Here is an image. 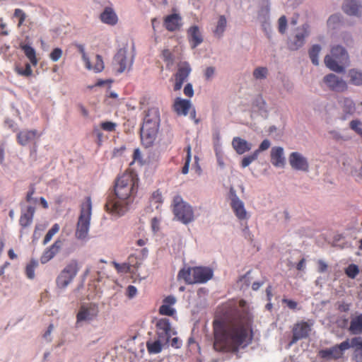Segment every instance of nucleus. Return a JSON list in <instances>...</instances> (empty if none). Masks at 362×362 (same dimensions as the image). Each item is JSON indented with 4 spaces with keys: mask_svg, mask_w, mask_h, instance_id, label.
Here are the masks:
<instances>
[{
    "mask_svg": "<svg viewBox=\"0 0 362 362\" xmlns=\"http://www.w3.org/2000/svg\"><path fill=\"white\" fill-rule=\"evenodd\" d=\"M191 109V103L188 100L177 98L174 103V110L180 115H187Z\"/></svg>",
    "mask_w": 362,
    "mask_h": 362,
    "instance_id": "obj_28",
    "label": "nucleus"
},
{
    "mask_svg": "<svg viewBox=\"0 0 362 362\" xmlns=\"http://www.w3.org/2000/svg\"><path fill=\"white\" fill-rule=\"evenodd\" d=\"M176 298L173 296H167L163 302V305L160 307L159 312L160 314L168 316H172L175 314V310L173 308L176 303Z\"/></svg>",
    "mask_w": 362,
    "mask_h": 362,
    "instance_id": "obj_25",
    "label": "nucleus"
},
{
    "mask_svg": "<svg viewBox=\"0 0 362 362\" xmlns=\"http://www.w3.org/2000/svg\"><path fill=\"white\" fill-rule=\"evenodd\" d=\"M226 27V19L223 16H220L217 22V25L214 33L216 35L221 36Z\"/></svg>",
    "mask_w": 362,
    "mask_h": 362,
    "instance_id": "obj_45",
    "label": "nucleus"
},
{
    "mask_svg": "<svg viewBox=\"0 0 362 362\" xmlns=\"http://www.w3.org/2000/svg\"><path fill=\"white\" fill-rule=\"evenodd\" d=\"M257 153L255 151L245 156H244L240 163V165L243 168H245L246 167L249 166L252 162L256 160L258 158Z\"/></svg>",
    "mask_w": 362,
    "mask_h": 362,
    "instance_id": "obj_38",
    "label": "nucleus"
},
{
    "mask_svg": "<svg viewBox=\"0 0 362 362\" xmlns=\"http://www.w3.org/2000/svg\"><path fill=\"white\" fill-rule=\"evenodd\" d=\"M341 22V16L339 14H334L329 16L327 20V24L329 29H335Z\"/></svg>",
    "mask_w": 362,
    "mask_h": 362,
    "instance_id": "obj_43",
    "label": "nucleus"
},
{
    "mask_svg": "<svg viewBox=\"0 0 362 362\" xmlns=\"http://www.w3.org/2000/svg\"><path fill=\"white\" fill-rule=\"evenodd\" d=\"M231 206L239 219H247L249 216L245 209V205L238 197H234L231 201Z\"/></svg>",
    "mask_w": 362,
    "mask_h": 362,
    "instance_id": "obj_23",
    "label": "nucleus"
},
{
    "mask_svg": "<svg viewBox=\"0 0 362 362\" xmlns=\"http://www.w3.org/2000/svg\"><path fill=\"white\" fill-rule=\"evenodd\" d=\"M163 202V198L161 193L159 192H155L151 197V204L152 206H153L156 209H158L160 204Z\"/></svg>",
    "mask_w": 362,
    "mask_h": 362,
    "instance_id": "obj_46",
    "label": "nucleus"
},
{
    "mask_svg": "<svg viewBox=\"0 0 362 362\" xmlns=\"http://www.w3.org/2000/svg\"><path fill=\"white\" fill-rule=\"evenodd\" d=\"M324 82L329 88L335 91H344L347 88L346 81L333 74L325 76Z\"/></svg>",
    "mask_w": 362,
    "mask_h": 362,
    "instance_id": "obj_15",
    "label": "nucleus"
},
{
    "mask_svg": "<svg viewBox=\"0 0 362 362\" xmlns=\"http://www.w3.org/2000/svg\"><path fill=\"white\" fill-rule=\"evenodd\" d=\"M27 17L26 13L21 8H16L14 10L12 18L18 19V27H21Z\"/></svg>",
    "mask_w": 362,
    "mask_h": 362,
    "instance_id": "obj_42",
    "label": "nucleus"
},
{
    "mask_svg": "<svg viewBox=\"0 0 362 362\" xmlns=\"http://www.w3.org/2000/svg\"><path fill=\"white\" fill-rule=\"evenodd\" d=\"M341 352L344 354V351L351 347V342L350 339H346L337 345Z\"/></svg>",
    "mask_w": 362,
    "mask_h": 362,
    "instance_id": "obj_60",
    "label": "nucleus"
},
{
    "mask_svg": "<svg viewBox=\"0 0 362 362\" xmlns=\"http://www.w3.org/2000/svg\"><path fill=\"white\" fill-rule=\"evenodd\" d=\"M343 104L347 112L351 113L354 111L355 105L352 100L344 98L343 100Z\"/></svg>",
    "mask_w": 362,
    "mask_h": 362,
    "instance_id": "obj_53",
    "label": "nucleus"
},
{
    "mask_svg": "<svg viewBox=\"0 0 362 362\" xmlns=\"http://www.w3.org/2000/svg\"><path fill=\"white\" fill-rule=\"evenodd\" d=\"M322 50V47L319 45H313L309 49V57L312 63L317 66L319 65L320 60L319 56Z\"/></svg>",
    "mask_w": 362,
    "mask_h": 362,
    "instance_id": "obj_33",
    "label": "nucleus"
},
{
    "mask_svg": "<svg viewBox=\"0 0 362 362\" xmlns=\"http://www.w3.org/2000/svg\"><path fill=\"white\" fill-rule=\"evenodd\" d=\"M271 146V143L269 140L264 139L262 141V143L259 144L257 149H256L255 151L257 153V155H259V153L262 151H264L267 150Z\"/></svg>",
    "mask_w": 362,
    "mask_h": 362,
    "instance_id": "obj_54",
    "label": "nucleus"
},
{
    "mask_svg": "<svg viewBox=\"0 0 362 362\" xmlns=\"http://www.w3.org/2000/svg\"><path fill=\"white\" fill-rule=\"evenodd\" d=\"M116 124L112 122H105L101 124L103 129L107 132H112L115 130Z\"/></svg>",
    "mask_w": 362,
    "mask_h": 362,
    "instance_id": "obj_59",
    "label": "nucleus"
},
{
    "mask_svg": "<svg viewBox=\"0 0 362 362\" xmlns=\"http://www.w3.org/2000/svg\"><path fill=\"white\" fill-rule=\"evenodd\" d=\"M192 273L195 276L189 281H194V284L205 283L213 276V271L209 267H193Z\"/></svg>",
    "mask_w": 362,
    "mask_h": 362,
    "instance_id": "obj_17",
    "label": "nucleus"
},
{
    "mask_svg": "<svg viewBox=\"0 0 362 362\" xmlns=\"http://www.w3.org/2000/svg\"><path fill=\"white\" fill-rule=\"evenodd\" d=\"M34 214L35 208L31 205L23 209L22 211L19 221L20 225L23 228L30 226L33 221Z\"/></svg>",
    "mask_w": 362,
    "mask_h": 362,
    "instance_id": "obj_30",
    "label": "nucleus"
},
{
    "mask_svg": "<svg viewBox=\"0 0 362 362\" xmlns=\"http://www.w3.org/2000/svg\"><path fill=\"white\" fill-rule=\"evenodd\" d=\"M288 162L291 167L296 170L302 172H308L309 170L308 159L300 153H291L288 157Z\"/></svg>",
    "mask_w": 362,
    "mask_h": 362,
    "instance_id": "obj_12",
    "label": "nucleus"
},
{
    "mask_svg": "<svg viewBox=\"0 0 362 362\" xmlns=\"http://www.w3.org/2000/svg\"><path fill=\"white\" fill-rule=\"evenodd\" d=\"M268 75V69L266 67L259 66L256 68L253 71V76L255 79L262 80L267 78Z\"/></svg>",
    "mask_w": 362,
    "mask_h": 362,
    "instance_id": "obj_44",
    "label": "nucleus"
},
{
    "mask_svg": "<svg viewBox=\"0 0 362 362\" xmlns=\"http://www.w3.org/2000/svg\"><path fill=\"white\" fill-rule=\"evenodd\" d=\"M271 163L276 168H284L286 165L284 149L281 146H274L270 151Z\"/></svg>",
    "mask_w": 362,
    "mask_h": 362,
    "instance_id": "obj_16",
    "label": "nucleus"
},
{
    "mask_svg": "<svg viewBox=\"0 0 362 362\" xmlns=\"http://www.w3.org/2000/svg\"><path fill=\"white\" fill-rule=\"evenodd\" d=\"M349 128L358 136L362 138V122L359 119H352L349 122Z\"/></svg>",
    "mask_w": 362,
    "mask_h": 362,
    "instance_id": "obj_40",
    "label": "nucleus"
},
{
    "mask_svg": "<svg viewBox=\"0 0 362 362\" xmlns=\"http://www.w3.org/2000/svg\"><path fill=\"white\" fill-rule=\"evenodd\" d=\"M53 329H54V326L52 325H50L48 327L47 330L45 332V334L43 335L44 339L48 342L52 341V333Z\"/></svg>",
    "mask_w": 362,
    "mask_h": 362,
    "instance_id": "obj_61",
    "label": "nucleus"
},
{
    "mask_svg": "<svg viewBox=\"0 0 362 362\" xmlns=\"http://www.w3.org/2000/svg\"><path fill=\"white\" fill-rule=\"evenodd\" d=\"M39 136L36 130H23L18 134V141L20 144L25 146L35 141Z\"/></svg>",
    "mask_w": 362,
    "mask_h": 362,
    "instance_id": "obj_26",
    "label": "nucleus"
},
{
    "mask_svg": "<svg viewBox=\"0 0 362 362\" xmlns=\"http://www.w3.org/2000/svg\"><path fill=\"white\" fill-rule=\"evenodd\" d=\"M17 71L19 74L24 76H30L33 74V71L29 64H26L25 68H18Z\"/></svg>",
    "mask_w": 362,
    "mask_h": 362,
    "instance_id": "obj_52",
    "label": "nucleus"
},
{
    "mask_svg": "<svg viewBox=\"0 0 362 362\" xmlns=\"http://www.w3.org/2000/svg\"><path fill=\"white\" fill-rule=\"evenodd\" d=\"M279 24V31L281 33H284L287 28V19L286 16H282L279 18L278 21Z\"/></svg>",
    "mask_w": 362,
    "mask_h": 362,
    "instance_id": "obj_51",
    "label": "nucleus"
},
{
    "mask_svg": "<svg viewBox=\"0 0 362 362\" xmlns=\"http://www.w3.org/2000/svg\"><path fill=\"white\" fill-rule=\"evenodd\" d=\"M281 84L283 88L288 93L292 92L293 90L294 86L293 83L288 78H282L281 79Z\"/></svg>",
    "mask_w": 362,
    "mask_h": 362,
    "instance_id": "obj_50",
    "label": "nucleus"
},
{
    "mask_svg": "<svg viewBox=\"0 0 362 362\" xmlns=\"http://www.w3.org/2000/svg\"><path fill=\"white\" fill-rule=\"evenodd\" d=\"M88 61L90 62L89 66L86 63H83L86 69L88 71L99 73L104 69V62L100 55L96 54L91 57L89 56Z\"/></svg>",
    "mask_w": 362,
    "mask_h": 362,
    "instance_id": "obj_22",
    "label": "nucleus"
},
{
    "mask_svg": "<svg viewBox=\"0 0 362 362\" xmlns=\"http://www.w3.org/2000/svg\"><path fill=\"white\" fill-rule=\"evenodd\" d=\"M126 295L129 299H132L137 295V289L134 286H129L126 290Z\"/></svg>",
    "mask_w": 362,
    "mask_h": 362,
    "instance_id": "obj_58",
    "label": "nucleus"
},
{
    "mask_svg": "<svg viewBox=\"0 0 362 362\" xmlns=\"http://www.w3.org/2000/svg\"><path fill=\"white\" fill-rule=\"evenodd\" d=\"M78 50L81 54V59L83 63H86L89 66L90 62L88 61L89 55L86 52L85 48L83 45H79L78 46Z\"/></svg>",
    "mask_w": 362,
    "mask_h": 362,
    "instance_id": "obj_56",
    "label": "nucleus"
},
{
    "mask_svg": "<svg viewBox=\"0 0 362 362\" xmlns=\"http://www.w3.org/2000/svg\"><path fill=\"white\" fill-rule=\"evenodd\" d=\"M311 33L310 26L308 23H304L298 27L288 41V47L292 50H297L303 46L305 38Z\"/></svg>",
    "mask_w": 362,
    "mask_h": 362,
    "instance_id": "obj_9",
    "label": "nucleus"
},
{
    "mask_svg": "<svg viewBox=\"0 0 362 362\" xmlns=\"http://www.w3.org/2000/svg\"><path fill=\"white\" fill-rule=\"evenodd\" d=\"M38 262L36 260H31L25 267V274L28 279H33L35 277V269L37 267Z\"/></svg>",
    "mask_w": 362,
    "mask_h": 362,
    "instance_id": "obj_41",
    "label": "nucleus"
},
{
    "mask_svg": "<svg viewBox=\"0 0 362 362\" xmlns=\"http://www.w3.org/2000/svg\"><path fill=\"white\" fill-rule=\"evenodd\" d=\"M22 49H23L25 56L30 60V63L33 65L35 66L37 64V59L35 56V49L29 45H23L22 47Z\"/></svg>",
    "mask_w": 362,
    "mask_h": 362,
    "instance_id": "obj_37",
    "label": "nucleus"
},
{
    "mask_svg": "<svg viewBox=\"0 0 362 362\" xmlns=\"http://www.w3.org/2000/svg\"><path fill=\"white\" fill-rule=\"evenodd\" d=\"M133 45L125 44L117 52L114 58V67L121 74L129 71L134 62Z\"/></svg>",
    "mask_w": 362,
    "mask_h": 362,
    "instance_id": "obj_6",
    "label": "nucleus"
},
{
    "mask_svg": "<svg viewBox=\"0 0 362 362\" xmlns=\"http://www.w3.org/2000/svg\"><path fill=\"white\" fill-rule=\"evenodd\" d=\"M351 347L355 349V351L362 353V339L361 337H354L351 339Z\"/></svg>",
    "mask_w": 362,
    "mask_h": 362,
    "instance_id": "obj_48",
    "label": "nucleus"
},
{
    "mask_svg": "<svg viewBox=\"0 0 362 362\" xmlns=\"http://www.w3.org/2000/svg\"><path fill=\"white\" fill-rule=\"evenodd\" d=\"M173 213L177 220L184 224L194 221L197 216L196 209L179 196L174 198Z\"/></svg>",
    "mask_w": 362,
    "mask_h": 362,
    "instance_id": "obj_7",
    "label": "nucleus"
},
{
    "mask_svg": "<svg viewBox=\"0 0 362 362\" xmlns=\"http://www.w3.org/2000/svg\"><path fill=\"white\" fill-rule=\"evenodd\" d=\"M349 77L350 82L355 86L362 85V71L358 69H352L349 71Z\"/></svg>",
    "mask_w": 362,
    "mask_h": 362,
    "instance_id": "obj_35",
    "label": "nucleus"
},
{
    "mask_svg": "<svg viewBox=\"0 0 362 362\" xmlns=\"http://www.w3.org/2000/svg\"><path fill=\"white\" fill-rule=\"evenodd\" d=\"M322 354L323 357L332 359H338L341 358L343 356V354L341 352L337 345L329 349L322 351Z\"/></svg>",
    "mask_w": 362,
    "mask_h": 362,
    "instance_id": "obj_34",
    "label": "nucleus"
},
{
    "mask_svg": "<svg viewBox=\"0 0 362 362\" xmlns=\"http://www.w3.org/2000/svg\"><path fill=\"white\" fill-rule=\"evenodd\" d=\"M269 6L267 5L259 9L257 14V20L262 24L263 29L267 32L270 30V24L269 23Z\"/></svg>",
    "mask_w": 362,
    "mask_h": 362,
    "instance_id": "obj_29",
    "label": "nucleus"
},
{
    "mask_svg": "<svg viewBox=\"0 0 362 362\" xmlns=\"http://www.w3.org/2000/svg\"><path fill=\"white\" fill-rule=\"evenodd\" d=\"M349 56L345 49L339 45L331 49V54L325 57V64L330 70L341 73L344 71L343 64L348 62Z\"/></svg>",
    "mask_w": 362,
    "mask_h": 362,
    "instance_id": "obj_5",
    "label": "nucleus"
},
{
    "mask_svg": "<svg viewBox=\"0 0 362 362\" xmlns=\"http://www.w3.org/2000/svg\"><path fill=\"white\" fill-rule=\"evenodd\" d=\"M91 215V199L90 197H87L86 201L81 204V212L75 231V236L76 239L80 240H85L87 239L90 226Z\"/></svg>",
    "mask_w": 362,
    "mask_h": 362,
    "instance_id": "obj_4",
    "label": "nucleus"
},
{
    "mask_svg": "<svg viewBox=\"0 0 362 362\" xmlns=\"http://www.w3.org/2000/svg\"><path fill=\"white\" fill-rule=\"evenodd\" d=\"M160 221L157 218H153L151 220V229L153 233H156L159 230Z\"/></svg>",
    "mask_w": 362,
    "mask_h": 362,
    "instance_id": "obj_64",
    "label": "nucleus"
},
{
    "mask_svg": "<svg viewBox=\"0 0 362 362\" xmlns=\"http://www.w3.org/2000/svg\"><path fill=\"white\" fill-rule=\"evenodd\" d=\"M317 264H318V272H319L324 273L327 271L328 265L325 261L321 260V259L318 260Z\"/></svg>",
    "mask_w": 362,
    "mask_h": 362,
    "instance_id": "obj_62",
    "label": "nucleus"
},
{
    "mask_svg": "<svg viewBox=\"0 0 362 362\" xmlns=\"http://www.w3.org/2000/svg\"><path fill=\"white\" fill-rule=\"evenodd\" d=\"M188 36L192 48H195L203 41L202 35L196 25L192 26L188 30Z\"/></svg>",
    "mask_w": 362,
    "mask_h": 362,
    "instance_id": "obj_27",
    "label": "nucleus"
},
{
    "mask_svg": "<svg viewBox=\"0 0 362 362\" xmlns=\"http://www.w3.org/2000/svg\"><path fill=\"white\" fill-rule=\"evenodd\" d=\"M312 323L301 322L296 324L293 330V339L291 343H295L296 341L305 338L309 335L311 331Z\"/></svg>",
    "mask_w": 362,
    "mask_h": 362,
    "instance_id": "obj_18",
    "label": "nucleus"
},
{
    "mask_svg": "<svg viewBox=\"0 0 362 362\" xmlns=\"http://www.w3.org/2000/svg\"><path fill=\"white\" fill-rule=\"evenodd\" d=\"M181 25V17L177 13L169 15L165 18L164 26L169 31H175L179 30Z\"/></svg>",
    "mask_w": 362,
    "mask_h": 362,
    "instance_id": "obj_24",
    "label": "nucleus"
},
{
    "mask_svg": "<svg viewBox=\"0 0 362 362\" xmlns=\"http://www.w3.org/2000/svg\"><path fill=\"white\" fill-rule=\"evenodd\" d=\"M184 93L188 97H192L194 95V90L192 84L187 83L184 88Z\"/></svg>",
    "mask_w": 362,
    "mask_h": 362,
    "instance_id": "obj_63",
    "label": "nucleus"
},
{
    "mask_svg": "<svg viewBox=\"0 0 362 362\" xmlns=\"http://www.w3.org/2000/svg\"><path fill=\"white\" fill-rule=\"evenodd\" d=\"M137 184V176L132 172H126L119 176L115 184V194L107 199L106 211L115 218L124 215L134 200Z\"/></svg>",
    "mask_w": 362,
    "mask_h": 362,
    "instance_id": "obj_2",
    "label": "nucleus"
},
{
    "mask_svg": "<svg viewBox=\"0 0 362 362\" xmlns=\"http://www.w3.org/2000/svg\"><path fill=\"white\" fill-rule=\"evenodd\" d=\"M62 56V50L60 48L54 49L49 54V58L53 62H57Z\"/></svg>",
    "mask_w": 362,
    "mask_h": 362,
    "instance_id": "obj_49",
    "label": "nucleus"
},
{
    "mask_svg": "<svg viewBox=\"0 0 362 362\" xmlns=\"http://www.w3.org/2000/svg\"><path fill=\"white\" fill-rule=\"evenodd\" d=\"M251 315L246 313L230 323L215 325V349L236 351L239 347L246 346L251 340Z\"/></svg>",
    "mask_w": 362,
    "mask_h": 362,
    "instance_id": "obj_1",
    "label": "nucleus"
},
{
    "mask_svg": "<svg viewBox=\"0 0 362 362\" xmlns=\"http://www.w3.org/2000/svg\"><path fill=\"white\" fill-rule=\"evenodd\" d=\"M192 271H193V267L192 268L187 267V268H184V269H181L178 273V279H182L185 281V282L189 284H194V281H189V279H194L195 276L193 275Z\"/></svg>",
    "mask_w": 362,
    "mask_h": 362,
    "instance_id": "obj_36",
    "label": "nucleus"
},
{
    "mask_svg": "<svg viewBox=\"0 0 362 362\" xmlns=\"http://www.w3.org/2000/svg\"><path fill=\"white\" fill-rule=\"evenodd\" d=\"M349 329L353 334H362V314L351 317Z\"/></svg>",
    "mask_w": 362,
    "mask_h": 362,
    "instance_id": "obj_31",
    "label": "nucleus"
},
{
    "mask_svg": "<svg viewBox=\"0 0 362 362\" xmlns=\"http://www.w3.org/2000/svg\"><path fill=\"white\" fill-rule=\"evenodd\" d=\"M342 8L349 16H360L362 14V5L356 0H346Z\"/></svg>",
    "mask_w": 362,
    "mask_h": 362,
    "instance_id": "obj_20",
    "label": "nucleus"
},
{
    "mask_svg": "<svg viewBox=\"0 0 362 362\" xmlns=\"http://www.w3.org/2000/svg\"><path fill=\"white\" fill-rule=\"evenodd\" d=\"M232 146L238 154L242 155L250 151L252 144L244 139L236 136L233 139Z\"/></svg>",
    "mask_w": 362,
    "mask_h": 362,
    "instance_id": "obj_21",
    "label": "nucleus"
},
{
    "mask_svg": "<svg viewBox=\"0 0 362 362\" xmlns=\"http://www.w3.org/2000/svg\"><path fill=\"white\" fill-rule=\"evenodd\" d=\"M60 230V226L58 223H55L47 233L44 240L43 245H47Z\"/></svg>",
    "mask_w": 362,
    "mask_h": 362,
    "instance_id": "obj_39",
    "label": "nucleus"
},
{
    "mask_svg": "<svg viewBox=\"0 0 362 362\" xmlns=\"http://www.w3.org/2000/svg\"><path fill=\"white\" fill-rule=\"evenodd\" d=\"M78 50L81 54V59L83 63H86L89 66L90 62L88 61L89 55L86 52L85 48L83 45H79L78 46Z\"/></svg>",
    "mask_w": 362,
    "mask_h": 362,
    "instance_id": "obj_57",
    "label": "nucleus"
},
{
    "mask_svg": "<svg viewBox=\"0 0 362 362\" xmlns=\"http://www.w3.org/2000/svg\"><path fill=\"white\" fill-rule=\"evenodd\" d=\"M98 313V307L95 304L82 305L76 315V324L87 322L95 318Z\"/></svg>",
    "mask_w": 362,
    "mask_h": 362,
    "instance_id": "obj_10",
    "label": "nucleus"
},
{
    "mask_svg": "<svg viewBox=\"0 0 362 362\" xmlns=\"http://www.w3.org/2000/svg\"><path fill=\"white\" fill-rule=\"evenodd\" d=\"M160 122L158 108H149L145 115L141 129V143L146 148L151 147L155 144L158 137Z\"/></svg>",
    "mask_w": 362,
    "mask_h": 362,
    "instance_id": "obj_3",
    "label": "nucleus"
},
{
    "mask_svg": "<svg viewBox=\"0 0 362 362\" xmlns=\"http://www.w3.org/2000/svg\"><path fill=\"white\" fill-rule=\"evenodd\" d=\"M190 72L191 68L187 62H182L178 64V69L175 75V78H171V81L173 82L174 90L177 91L180 90L183 83L187 80Z\"/></svg>",
    "mask_w": 362,
    "mask_h": 362,
    "instance_id": "obj_11",
    "label": "nucleus"
},
{
    "mask_svg": "<svg viewBox=\"0 0 362 362\" xmlns=\"http://www.w3.org/2000/svg\"><path fill=\"white\" fill-rule=\"evenodd\" d=\"M100 18L103 23L110 25H115L118 22V16L112 5L104 8Z\"/></svg>",
    "mask_w": 362,
    "mask_h": 362,
    "instance_id": "obj_19",
    "label": "nucleus"
},
{
    "mask_svg": "<svg viewBox=\"0 0 362 362\" xmlns=\"http://www.w3.org/2000/svg\"><path fill=\"white\" fill-rule=\"evenodd\" d=\"M79 270V265L76 260H71L62 270L57 278V288L64 290L74 279Z\"/></svg>",
    "mask_w": 362,
    "mask_h": 362,
    "instance_id": "obj_8",
    "label": "nucleus"
},
{
    "mask_svg": "<svg viewBox=\"0 0 362 362\" xmlns=\"http://www.w3.org/2000/svg\"><path fill=\"white\" fill-rule=\"evenodd\" d=\"M157 334L159 338L163 339L166 343L169 338L176 334V332L172 328L169 320L166 318L160 319L157 323Z\"/></svg>",
    "mask_w": 362,
    "mask_h": 362,
    "instance_id": "obj_13",
    "label": "nucleus"
},
{
    "mask_svg": "<svg viewBox=\"0 0 362 362\" xmlns=\"http://www.w3.org/2000/svg\"><path fill=\"white\" fill-rule=\"evenodd\" d=\"M346 274L351 279H354L359 273V269L357 265L356 264H350L345 269Z\"/></svg>",
    "mask_w": 362,
    "mask_h": 362,
    "instance_id": "obj_47",
    "label": "nucleus"
},
{
    "mask_svg": "<svg viewBox=\"0 0 362 362\" xmlns=\"http://www.w3.org/2000/svg\"><path fill=\"white\" fill-rule=\"evenodd\" d=\"M64 239L59 238L48 248H47L40 257L42 264H45L52 259L62 248Z\"/></svg>",
    "mask_w": 362,
    "mask_h": 362,
    "instance_id": "obj_14",
    "label": "nucleus"
},
{
    "mask_svg": "<svg viewBox=\"0 0 362 362\" xmlns=\"http://www.w3.org/2000/svg\"><path fill=\"white\" fill-rule=\"evenodd\" d=\"M164 344H167L163 339L158 337V339L153 341L147 342V349L151 354H158L162 351Z\"/></svg>",
    "mask_w": 362,
    "mask_h": 362,
    "instance_id": "obj_32",
    "label": "nucleus"
},
{
    "mask_svg": "<svg viewBox=\"0 0 362 362\" xmlns=\"http://www.w3.org/2000/svg\"><path fill=\"white\" fill-rule=\"evenodd\" d=\"M216 72V69L213 66L206 68L204 71V77L207 81H210L214 77Z\"/></svg>",
    "mask_w": 362,
    "mask_h": 362,
    "instance_id": "obj_55",
    "label": "nucleus"
}]
</instances>
